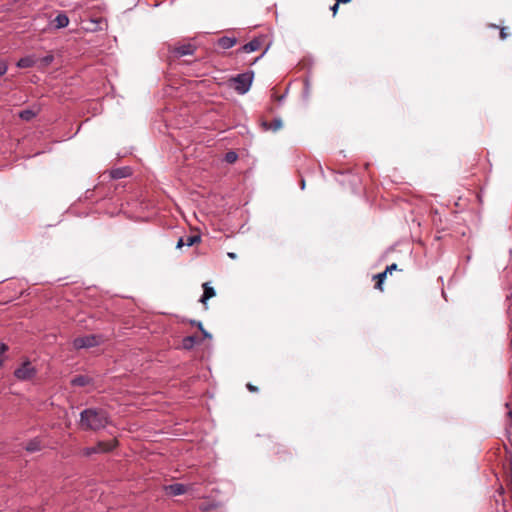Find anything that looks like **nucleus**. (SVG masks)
I'll list each match as a JSON object with an SVG mask.
<instances>
[{"label": "nucleus", "instance_id": "f257e3e1", "mask_svg": "<svg viewBox=\"0 0 512 512\" xmlns=\"http://www.w3.org/2000/svg\"><path fill=\"white\" fill-rule=\"evenodd\" d=\"M109 424V415L104 409L88 408L80 413V426L84 430L97 431Z\"/></svg>", "mask_w": 512, "mask_h": 512}, {"label": "nucleus", "instance_id": "f03ea898", "mask_svg": "<svg viewBox=\"0 0 512 512\" xmlns=\"http://www.w3.org/2000/svg\"><path fill=\"white\" fill-rule=\"evenodd\" d=\"M253 78L254 72L251 70L233 77L231 81L233 82L234 90L242 95L247 93L252 85Z\"/></svg>", "mask_w": 512, "mask_h": 512}, {"label": "nucleus", "instance_id": "7ed1b4c3", "mask_svg": "<svg viewBox=\"0 0 512 512\" xmlns=\"http://www.w3.org/2000/svg\"><path fill=\"white\" fill-rule=\"evenodd\" d=\"M116 446V441H99L95 446L93 447H86L83 449L82 454L84 456H91L93 454L97 453H105L113 450Z\"/></svg>", "mask_w": 512, "mask_h": 512}, {"label": "nucleus", "instance_id": "20e7f679", "mask_svg": "<svg viewBox=\"0 0 512 512\" xmlns=\"http://www.w3.org/2000/svg\"><path fill=\"white\" fill-rule=\"evenodd\" d=\"M37 371L29 361H25L22 365L14 371V375L18 380L27 381L31 380Z\"/></svg>", "mask_w": 512, "mask_h": 512}, {"label": "nucleus", "instance_id": "39448f33", "mask_svg": "<svg viewBox=\"0 0 512 512\" xmlns=\"http://www.w3.org/2000/svg\"><path fill=\"white\" fill-rule=\"evenodd\" d=\"M100 344V337L96 335H85L73 340L75 349L91 348Z\"/></svg>", "mask_w": 512, "mask_h": 512}, {"label": "nucleus", "instance_id": "423d86ee", "mask_svg": "<svg viewBox=\"0 0 512 512\" xmlns=\"http://www.w3.org/2000/svg\"><path fill=\"white\" fill-rule=\"evenodd\" d=\"M262 45V39L261 38H254L250 42L243 45L239 51L244 53H252L260 49Z\"/></svg>", "mask_w": 512, "mask_h": 512}, {"label": "nucleus", "instance_id": "0eeeda50", "mask_svg": "<svg viewBox=\"0 0 512 512\" xmlns=\"http://www.w3.org/2000/svg\"><path fill=\"white\" fill-rule=\"evenodd\" d=\"M166 491L169 495L178 496L185 493L186 487L183 484L175 483L167 486Z\"/></svg>", "mask_w": 512, "mask_h": 512}, {"label": "nucleus", "instance_id": "6e6552de", "mask_svg": "<svg viewBox=\"0 0 512 512\" xmlns=\"http://www.w3.org/2000/svg\"><path fill=\"white\" fill-rule=\"evenodd\" d=\"M38 59H36L34 56H26L23 58H20L17 62V67L19 68H29L33 67L37 64Z\"/></svg>", "mask_w": 512, "mask_h": 512}, {"label": "nucleus", "instance_id": "1a4fd4ad", "mask_svg": "<svg viewBox=\"0 0 512 512\" xmlns=\"http://www.w3.org/2000/svg\"><path fill=\"white\" fill-rule=\"evenodd\" d=\"M56 29L65 28L69 24V18L65 13H59L53 20Z\"/></svg>", "mask_w": 512, "mask_h": 512}, {"label": "nucleus", "instance_id": "9d476101", "mask_svg": "<svg viewBox=\"0 0 512 512\" xmlns=\"http://www.w3.org/2000/svg\"><path fill=\"white\" fill-rule=\"evenodd\" d=\"M195 51V47L192 44H184L177 48H175V53L177 56H186L192 55Z\"/></svg>", "mask_w": 512, "mask_h": 512}, {"label": "nucleus", "instance_id": "9b49d317", "mask_svg": "<svg viewBox=\"0 0 512 512\" xmlns=\"http://www.w3.org/2000/svg\"><path fill=\"white\" fill-rule=\"evenodd\" d=\"M237 43V39L235 37L223 36L218 39V45L222 49H230Z\"/></svg>", "mask_w": 512, "mask_h": 512}, {"label": "nucleus", "instance_id": "f8f14e48", "mask_svg": "<svg viewBox=\"0 0 512 512\" xmlns=\"http://www.w3.org/2000/svg\"><path fill=\"white\" fill-rule=\"evenodd\" d=\"M203 295L200 299V302L206 304L207 300L215 296V290L213 287L209 286L208 283L203 284Z\"/></svg>", "mask_w": 512, "mask_h": 512}, {"label": "nucleus", "instance_id": "ddd939ff", "mask_svg": "<svg viewBox=\"0 0 512 512\" xmlns=\"http://www.w3.org/2000/svg\"><path fill=\"white\" fill-rule=\"evenodd\" d=\"M129 175V169L128 168H118L114 169L111 172V176L115 179H120L127 177Z\"/></svg>", "mask_w": 512, "mask_h": 512}, {"label": "nucleus", "instance_id": "4468645a", "mask_svg": "<svg viewBox=\"0 0 512 512\" xmlns=\"http://www.w3.org/2000/svg\"><path fill=\"white\" fill-rule=\"evenodd\" d=\"M89 383V379L86 376H76L71 380V384L74 386H85Z\"/></svg>", "mask_w": 512, "mask_h": 512}, {"label": "nucleus", "instance_id": "2eb2a0df", "mask_svg": "<svg viewBox=\"0 0 512 512\" xmlns=\"http://www.w3.org/2000/svg\"><path fill=\"white\" fill-rule=\"evenodd\" d=\"M36 116V113L31 109H25L19 112V117L22 120L30 121Z\"/></svg>", "mask_w": 512, "mask_h": 512}, {"label": "nucleus", "instance_id": "dca6fc26", "mask_svg": "<svg viewBox=\"0 0 512 512\" xmlns=\"http://www.w3.org/2000/svg\"><path fill=\"white\" fill-rule=\"evenodd\" d=\"M197 342L196 336H187L183 339L182 345L185 349H191Z\"/></svg>", "mask_w": 512, "mask_h": 512}, {"label": "nucleus", "instance_id": "f3484780", "mask_svg": "<svg viewBox=\"0 0 512 512\" xmlns=\"http://www.w3.org/2000/svg\"><path fill=\"white\" fill-rule=\"evenodd\" d=\"M26 450L28 452H36V451H39L40 448H41V445H40V441H38L37 439H34V440H31L27 445H26Z\"/></svg>", "mask_w": 512, "mask_h": 512}, {"label": "nucleus", "instance_id": "a211bd4d", "mask_svg": "<svg viewBox=\"0 0 512 512\" xmlns=\"http://www.w3.org/2000/svg\"><path fill=\"white\" fill-rule=\"evenodd\" d=\"M387 272L386 271H383L377 275L374 276L375 279H377V283L375 285V287L379 290H382V284H383V281L385 280L386 276H387Z\"/></svg>", "mask_w": 512, "mask_h": 512}, {"label": "nucleus", "instance_id": "6ab92c4d", "mask_svg": "<svg viewBox=\"0 0 512 512\" xmlns=\"http://www.w3.org/2000/svg\"><path fill=\"white\" fill-rule=\"evenodd\" d=\"M201 237L199 235H190L187 236L185 239V245L190 247L193 246L195 243L200 242Z\"/></svg>", "mask_w": 512, "mask_h": 512}, {"label": "nucleus", "instance_id": "aec40b11", "mask_svg": "<svg viewBox=\"0 0 512 512\" xmlns=\"http://www.w3.org/2000/svg\"><path fill=\"white\" fill-rule=\"evenodd\" d=\"M89 23H90V26H87L85 29L86 30H89V31H97V30H100L101 27H100V23H101V20H94V19H90L89 20Z\"/></svg>", "mask_w": 512, "mask_h": 512}, {"label": "nucleus", "instance_id": "412c9836", "mask_svg": "<svg viewBox=\"0 0 512 512\" xmlns=\"http://www.w3.org/2000/svg\"><path fill=\"white\" fill-rule=\"evenodd\" d=\"M237 158H238V155H237V153H236V152H234V151H229V152H227V153L225 154V157H224V159H225V161H226L227 163H234V162L237 160Z\"/></svg>", "mask_w": 512, "mask_h": 512}, {"label": "nucleus", "instance_id": "4be33fe9", "mask_svg": "<svg viewBox=\"0 0 512 512\" xmlns=\"http://www.w3.org/2000/svg\"><path fill=\"white\" fill-rule=\"evenodd\" d=\"M282 127V121L281 119H274L270 124L269 126L267 127V129H271L273 131H277L278 129H280Z\"/></svg>", "mask_w": 512, "mask_h": 512}, {"label": "nucleus", "instance_id": "5701e85b", "mask_svg": "<svg viewBox=\"0 0 512 512\" xmlns=\"http://www.w3.org/2000/svg\"><path fill=\"white\" fill-rule=\"evenodd\" d=\"M54 60V57L53 55L49 54L43 58L40 59V62H41V65L42 66H48L50 65Z\"/></svg>", "mask_w": 512, "mask_h": 512}, {"label": "nucleus", "instance_id": "b1692460", "mask_svg": "<svg viewBox=\"0 0 512 512\" xmlns=\"http://www.w3.org/2000/svg\"><path fill=\"white\" fill-rule=\"evenodd\" d=\"M197 328L203 333V336L205 338H211V335L203 328V325L201 322H197Z\"/></svg>", "mask_w": 512, "mask_h": 512}, {"label": "nucleus", "instance_id": "393cba45", "mask_svg": "<svg viewBox=\"0 0 512 512\" xmlns=\"http://www.w3.org/2000/svg\"><path fill=\"white\" fill-rule=\"evenodd\" d=\"M7 69V64L3 61H0V76L4 75L7 72Z\"/></svg>", "mask_w": 512, "mask_h": 512}, {"label": "nucleus", "instance_id": "a878e982", "mask_svg": "<svg viewBox=\"0 0 512 512\" xmlns=\"http://www.w3.org/2000/svg\"><path fill=\"white\" fill-rule=\"evenodd\" d=\"M397 269V264L393 263L389 266L386 267L385 271L387 273H391L392 271L396 270Z\"/></svg>", "mask_w": 512, "mask_h": 512}, {"label": "nucleus", "instance_id": "bb28decb", "mask_svg": "<svg viewBox=\"0 0 512 512\" xmlns=\"http://www.w3.org/2000/svg\"><path fill=\"white\" fill-rule=\"evenodd\" d=\"M508 37V33L506 32V28H501L500 30V38L502 40H505Z\"/></svg>", "mask_w": 512, "mask_h": 512}, {"label": "nucleus", "instance_id": "cd10ccee", "mask_svg": "<svg viewBox=\"0 0 512 512\" xmlns=\"http://www.w3.org/2000/svg\"><path fill=\"white\" fill-rule=\"evenodd\" d=\"M183 246H186V245H185V239H184V238H180V239L178 240V242H177L176 247H177V248H181V247H183Z\"/></svg>", "mask_w": 512, "mask_h": 512}, {"label": "nucleus", "instance_id": "c85d7f7f", "mask_svg": "<svg viewBox=\"0 0 512 512\" xmlns=\"http://www.w3.org/2000/svg\"><path fill=\"white\" fill-rule=\"evenodd\" d=\"M338 8H339V3L336 1V3L331 7V10L334 15L337 13Z\"/></svg>", "mask_w": 512, "mask_h": 512}, {"label": "nucleus", "instance_id": "c756f323", "mask_svg": "<svg viewBox=\"0 0 512 512\" xmlns=\"http://www.w3.org/2000/svg\"><path fill=\"white\" fill-rule=\"evenodd\" d=\"M247 388L249 391L251 392H256L258 390V388L250 383L247 384Z\"/></svg>", "mask_w": 512, "mask_h": 512}, {"label": "nucleus", "instance_id": "7c9ffc66", "mask_svg": "<svg viewBox=\"0 0 512 512\" xmlns=\"http://www.w3.org/2000/svg\"><path fill=\"white\" fill-rule=\"evenodd\" d=\"M7 349H8V347H7L4 343H2V344L0 345V352H1V353L5 352Z\"/></svg>", "mask_w": 512, "mask_h": 512}, {"label": "nucleus", "instance_id": "2f4dec72", "mask_svg": "<svg viewBox=\"0 0 512 512\" xmlns=\"http://www.w3.org/2000/svg\"><path fill=\"white\" fill-rule=\"evenodd\" d=\"M228 257L231 258V259H236V254L234 252H229L228 253Z\"/></svg>", "mask_w": 512, "mask_h": 512}, {"label": "nucleus", "instance_id": "473e14b6", "mask_svg": "<svg viewBox=\"0 0 512 512\" xmlns=\"http://www.w3.org/2000/svg\"><path fill=\"white\" fill-rule=\"evenodd\" d=\"M338 3H349L351 0H336Z\"/></svg>", "mask_w": 512, "mask_h": 512}, {"label": "nucleus", "instance_id": "72a5a7b5", "mask_svg": "<svg viewBox=\"0 0 512 512\" xmlns=\"http://www.w3.org/2000/svg\"><path fill=\"white\" fill-rule=\"evenodd\" d=\"M197 322H198V321H196V320H191V321H190V323H191L192 325L196 326V327H197Z\"/></svg>", "mask_w": 512, "mask_h": 512}, {"label": "nucleus", "instance_id": "f704fd0d", "mask_svg": "<svg viewBox=\"0 0 512 512\" xmlns=\"http://www.w3.org/2000/svg\"><path fill=\"white\" fill-rule=\"evenodd\" d=\"M301 186H302V189H304V187H305V181L304 180H302Z\"/></svg>", "mask_w": 512, "mask_h": 512}, {"label": "nucleus", "instance_id": "c9c22d12", "mask_svg": "<svg viewBox=\"0 0 512 512\" xmlns=\"http://www.w3.org/2000/svg\"><path fill=\"white\" fill-rule=\"evenodd\" d=\"M509 417L512 419V410L509 412Z\"/></svg>", "mask_w": 512, "mask_h": 512}, {"label": "nucleus", "instance_id": "e433bc0d", "mask_svg": "<svg viewBox=\"0 0 512 512\" xmlns=\"http://www.w3.org/2000/svg\"><path fill=\"white\" fill-rule=\"evenodd\" d=\"M2 364V361L0 360V365Z\"/></svg>", "mask_w": 512, "mask_h": 512}]
</instances>
